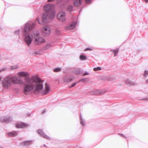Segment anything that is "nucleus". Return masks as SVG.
Instances as JSON below:
<instances>
[{
	"instance_id": "nucleus-40",
	"label": "nucleus",
	"mask_w": 148,
	"mask_h": 148,
	"mask_svg": "<svg viewBox=\"0 0 148 148\" xmlns=\"http://www.w3.org/2000/svg\"><path fill=\"white\" fill-rule=\"evenodd\" d=\"M46 112V111L44 110L42 112V114H44Z\"/></svg>"
},
{
	"instance_id": "nucleus-35",
	"label": "nucleus",
	"mask_w": 148,
	"mask_h": 148,
	"mask_svg": "<svg viewBox=\"0 0 148 148\" xmlns=\"http://www.w3.org/2000/svg\"><path fill=\"white\" fill-rule=\"evenodd\" d=\"M20 30L19 29H18L15 32H14V33L15 34H18V35H19V34H20Z\"/></svg>"
},
{
	"instance_id": "nucleus-4",
	"label": "nucleus",
	"mask_w": 148,
	"mask_h": 148,
	"mask_svg": "<svg viewBox=\"0 0 148 148\" xmlns=\"http://www.w3.org/2000/svg\"><path fill=\"white\" fill-rule=\"evenodd\" d=\"M22 85L24 84L21 79H19L16 75L8 76L4 78L2 82L3 86L5 88H8L12 84Z\"/></svg>"
},
{
	"instance_id": "nucleus-15",
	"label": "nucleus",
	"mask_w": 148,
	"mask_h": 148,
	"mask_svg": "<svg viewBox=\"0 0 148 148\" xmlns=\"http://www.w3.org/2000/svg\"><path fill=\"white\" fill-rule=\"evenodd\" d=\"M42 29L45 34L46 36H48L51 33V29L49 27H43L42 28Z\"/></svg>"
},
{
	"instance_id": "nucleus-2",
	"label": "nucleus",
	"mask_w": 148,
	"mask_h": 148,
	"mask_svg": "<svg viewBox=\"0 0 148 148\" xmlns=\"http://www.w3.org/2000/svg\"><path fill=\"white\" fill-rule=\"evenodd\" d=\"M36 24L35 22H28L25 24L22 29V38L28 47H29L32 41V39L30 35V32L34 29Z\"/></svg>"
},
{
	"instance_id": "nucleus-24",
	"label": "nucleus",
	"mask_w": 148,
	"mask_h": 148,
	"mask_svg": "<svg viewBox=\"0 0 148 148\" xmlns=\"http://www.w3.org/2000/svg\"><path fill=\"white\" fill-rule=\"evenodd\" d=\"M51 47H52V45L51 44L48 43L47 44L46 46L44 47V49H49Z\"/></svg>"
},
{
	"instance_id": "nucleus-14",
	"label": "nucleus",
	"mask_w": 148,
	"mask_h": 148,
	"mask_svg": "<svg viewBox=\"0 0 148 148\" xmlns=\"http://www.w3.org/2000/svg\"><path fill=\"white\" fill-rule=\"evenodd\" d=\"M76 24L77 22L76 21H74L69 25L67 26L66 27V29L68 30L73 29L75 28Z\"/></svg>"
},
{
	"instance_id": "nucleus-44",
	"label": "nucleus",
	"mask_w": 148,
	"mask_h": 148,
	"mask_svg": "<svg viewBox=\"0 0 148 148\" xmlns=\"http://www.w3.org/2000/svg\"><path fill=\"white\" fill-rule=\"evenodd\" d=\"M1 77H0V80H1Z\"/></svg>"
},
{
	"instance_id": "nucleus-29",
	"label": "nucleus",
	"mask_w": 148,
	"mask_h": 148,
	"mask_svg": "<svg viewBox=\"0 0 148 148\" xmlns=\"http://www.w3.org/2000/svg\"><path fill=\"white\" fill-rule=\"evenodd\" d=\"M148 75V71L145 70L144 72L143 76L144 77H146Z\"/></svg>"
},
{
	"instance_id": "nucleus-16",
	"label": "nucleus",
	"mask_w": 148,
	"mask_h": 148,
	"mask_svg": "<svg viewBox=\"0 0 148 148\" xmlns=\"http://www.w3.org/2000/svg\"><path fill=\"white\" fill-rule=\"evenodd\" d=\"M18 132L17 131H13L8 133V135L10 137H15L18 135Z\"/></svg>"
},
{
	"instance_id": "nucleus-43",
	"label": "nucleus",
	"mask_w": 148,
	"mask_h": 148,
	"mask_svg": "<svg viewBox=\"0 0 148 148\" xmlns=\"http://www.w3.org/2000/svg\"><path fill=\"white\" fill-rule=\"evenodd\" d=\"M44 145L45 146V147H46V145L45 144Z\"/></svg>"
},
{
	"instance_id": "nucleus-42",
	"label": "nucleus",
	"mask_w": 148,
	"mask_h": 148,
	"mask_svg": "<svg viewBox=\"0 0 148 148\" xmlns=\"http://www.w3.org/2000/svg\"><path fill=\"white\" fill-rule=\"evenodd\" d=\"M34 53H35L36 54L37 53L36 52H34Z\"/></svg>"
},
{
	"instance_id": "nucleus-25",
	"label": "nucleus",
	"mask_w": 148,
	"mask_h": 148,
	"mask_svg": "<svg viewBox=\"0 0 148 148\" xmlns=\"http://www.w3.org/2000/svg\"><path fill=\"white\" fill-rule=\"evenodd\" d=\"M74 72L77 74H79L81 73V71L79 69H76L75 70Z\"/></svg>"
},
{
	"instance_id": "nucleus-18",
	"label": "nucleus",
	"mask_w": 148,
	"mask_h": 148,
	"mask_svg": "<svg viewBox=\"0 0 148 148\" xmlns=\"http://www.w3.org/2000/svg\"><path fill=\"white\" fill-rule=\"evenodd\" d=\"M32 143V141L31 140L26 141L23 142L22 145L25 146H27L31 145Z\"/></svg>"
},
{
	"instance_id": "nucleus-8",
	"label": "nucleus",
	"mask_w": 148,
	"mask_h": 148,
	"mask_svg": "<svg viewBox=\"0 0 148 148\" xmlns=\"http://www.w3.org/2000/svg\"><path fill=\"white\" fill-rule=\"evenodd\" d=\"M37 132L40 136L47 139H51L50 137L45 134L42 130L41 129L38 130H37Z\"/></svg>"
},
{
	"instance_id": "nucleus-27",
	"label": "nucleus",
	"mask_w": 148,
	"mask_h": 148,
	"mask_svg": "<svg viewBox=\"0 0 148 148\" xmlns=\"http://www.w3.org/2000/svg\"><path fill=\"white\" fill-rule=\"evenodd\" d=\"M93 50V48L92 47H88V48H86L84 49V50L85 51H92Z\"/></svg>"
},
{
	"instance_id": "nucleus-10",
	"label": "nucleus",
	"mask_w": 148,
	"mask_h": 148,
	"mask_svg": "<svg viewBox=\"0 0 148 148\" xmlns=\"http://www.w3.org/2000/svg\"><path fill=\"white\" fill-rule=\"evenodd\" d=\"M15 126L17 128H25L29 126V125L24 123H17L15 124Z\"/></svg>"
},
{
	"instance_id": "nucleus-31",
	"label": "nucleus",
	"mask_w": 148,
	"mask_h": 148,
	"mask_svg": "<svg viewBox=\"0 0 148 148\" xmlns=\"http://www.w3.org/2000/svg\"><path fill=\"white\" fill-rule=\"evenodd\" d=\"M101 69V68L100 67H98L96 68H94L93 69V70L95 71H97L98 70H100Z\"/></svg>"
},
{
	"instance_id": "nucleus-12",
	"label": "nucleus",
	"mask_w": 148,
	"mask_h": 148,
	"mask_svg": "<svg viewBox=\"0 0 148 148\" xmlns=\"http://www.w3.org/2000/svg\"><path fill=\"white\" fill-rule=\"evenodd\" d=\"M12 120V118L10 116H5L1 117L0 119V121L2 122H9L11 121Z\"/></svg>"
},
{
	"instance_id": "nucleus-37",
	"label": "nucleus",
	"mask_w": 148,
	"mask_h": 148,
	"mask_svg": "<svg viewBox=\"0 0 148 148\" xmlns=\"http://www.w3.org/2000/svg\"><path fill=\"white\" fill-rule=\"evenodd\" d=\"M118 134L119 135H120L121 136H122L123 137H125V138H126V137L123 134H120V133H118Z\"/></svg>"
},
{
	"instance_id": "nucleus-22",
	"label": "nucleus",
	"mask_w": 148,
	"mask_h": 148,
	"mask_svg": "<svg viewBox=\"0 0 148 148\" xmlns=\"http://www.w3.org/2000/svg\"><path fill=\"white\" fill-rule=\"evenodd\" d=\"M73 6L72 5H69L67 8V10L69 12H71L73 10Z\"/></svg>"
},
{
	"instance_id": "nucleus-21",
	"label": "nucleus",
	"mask_w": 148,
	"mask_h": 148,
	"mask_svg": "<svg viewBox=\"0 0 148 148\" xmlns=\"http://www.w3.org/2000/svg\"><path fill=\"white\" fill-rule=\"evenodd\" d=\"M80 123L82 126L85 125V121L84 119H82V115L80 114Z\"/></svg>"
},
{
	"instance_id": "nucleus-9",
	"label": "nucleus",
	"mask_w": 148,
	"mask_h": 148,
	"mask_svg": "<svg viewBox=\"0 0 148 148\" xmlns=\"http://www.w3.org/2000/svg\"><path fill=\"white\" fill-rule=\"evenodd\" d=\"M37 132L40 136L47 139H51L50 137L45 134L42 130L41 129L38 130H37Z\"/></svg>"
},
{
	"instance_id": "nucleus-11",
	"label": "nucleus",
	"mask_w": 148,
	"mask_h": 148,
	"mask_svg": "<svg viewBox=\"0 0 148 148\" xmlns=\"http://www.w3.org/2000/svg\"><path fill=\"white\" fill-rule=\"evenodd\" d=\"M14 75H16V77L18 76L19 77H25L29 76V75L28 73L25 71H21L18 72L16 74Z\"/></svg>"
},
{
	"instance_id": "nucleus-33",
	"label": "nucleus",
	"mask_w": 148,
	"mask_h": 148,
	"mask_svg": "<svg viewBox=\"0 0 148 148\" xmlns=\"http://www.w3.org/2000/svg\"><path fill=\"white\" fill-rule=\"evenodd\" d=\"M8 70V69L7 67H4V68H3L1 69L0 70V73L2 71H3L5 70Z\"/></svg>"
},
{
	"instance_id": "nucleus-30",
	"label": "nucleus",
	"mask_w": 148,
	"mask_h": 148,
	"mask_svg": "<svg viewBox=\"0 0 148 148\" xmlns=\"http://www.w3.org/2000/svg\"><path fill=\"white\" fill-rule=\"evenodd\" d=\"M10 68L11 70L14 69H17L18 68V66L17 65L11 66Z\"/></svg>"
},
{
	"instance_id": "nucleus-7",
	"label": "nucleus",
	"mask_w": 148,
	"mask_h": 148,
	"mask_svg": "<svg viewBox=\"0 0 148 148\" xmlns=\"http://www.w3.org/2000/svg\"><path fill=\"white\" fill-rule=\"evenodd\" d=\"M45 40L41 37H38L35 38L34 44L36 45H38L45 42Z\"/></svg>"
},
{
	"instance_id": "nucleus-45",
	"label": "nucleus",
	"mask_w": 148,
	"mask_h": 148,
	"mask_svg": "<svg viewBox=\"0 0 148 148\" xmlns=\"http://www.w3.org/2000/svg\"><path fill=\"white\" fill-rule=\"evenodd\" d=\"M81 10H82V9H81V10H80L79 12H80L81 11Z\"/></svg>"
},
{
	"instance_id": "nucleus-26",
	"label": "nucleus",
	"mask_w": 148,
	"mask_h": 148,
	"mask_svg": "<svg viewBox=\"0 0 148 148\" xmlns=\"http://www.w3.org/2000/svg\"><path fill=\"white\" fill-rule=\"evenodd\" d=\"M61 70V68H57L54 69L53 71L54 72H58L60 71Z\"/></svg>"
},
{
	"instance_id": "nucleus-39",
	"label": "nucleus",
	"mask_w": 148,
	"mask_h": 148,
	"mask_svg": "<svg viewBox=\"0 0 148 148\" xmlns=\"http://www.w3.org/2000/svg\"><path fill=\"white\" fill-rule=\"evenodd\" d=\"M88 74H89L87 72H86V73H85L83 74V75L84 76V75H88Z\"/></svg>"
},
{
	"instance_id": "nucleus-20",
	"label": "nucleus",
	"mask_w": 148,
	"mask_h": 148,
	"mask_svg": "<svg viewBox=\"0 0 148 148\" xmlns=\"http://www.w3.org/2000/svg\"><path fill=\"white\" fill-rule=\"evenodd\" d=\"M125 82L127 84H129L130 86H132L135 85V84L134 82H131L128 79H127L125 81Z\"/></svg>"
},
{
	"instance_id": "nucleus-36",
	"label": "nucleus",
	"mask_w": 148,
	"mask_h": 148,
	"mask_svg": "<svg viewBox=\"0 0 148 148\" xmlns=\"http://www.w3.org/2000/svg\"><path fill=\"white\" fill-rule=\"evenodd\" d=\"M56 33L57 35H60V30L56 29Z\"/></svg>"
},
{
	"instance_id": "nucleus-41",
	"label": "nucleus",
	"mask_w": 148,
	"mask_h": 148,
	"mask_svg": "<svg viewBox=\"0 0 148 148\" xmlns=\"http://www.w3.org/2000/svg\"><path fill=\"white\" fill-rule=\"evenodd\" d=\"M146 82L147 83H148V79L146 80Z\"/></svg>"
},
{
	"instance_id": "nucleus-17",
	"label": "nucleus",
	"mask_w": 148,
	"mask_h": 148,
	"mask_svg": "<svg viewBox=\"0 0 148 148\" xmlns=\"http://www.w3.org/2000/svg\"><path fill=\"white\" fill-rule=\"evenodd\" d=\"M39 34V32L38 31H34L32 32L31 34V35L32 38H35L38 37Z\"/></svg>"
},
{
	"instance_id": "nucleus-32",
	"label": "nucleus",
	"mask_w": 148,
	"mask_h": 148,
	"mask_svg": "<svg viewBox=\"0 0 148 148\" xmlns=\"http://www.w3.org/2000/svg\"><path fill=\"white\" fill-rule=\"evenodd\" d=\"M119 51L118 49H116L115 50H114V56H116L117 55V53Z\"/></svg>"
},
{
	"instance_id": "nucleus-19",
	"label": "nucleus",
	"mask_w": 148,
	"mask_h": 148,
	"mask_svg": "<svg viewBox=\"0 0 148 148\" xmlns=\"http://www.w3.org/2000/svg\"><path fill=\"white\" fill-rule=\"evenodd\" d=\"M64 80L65 82H68L71 81L73 78L68 76H65L64 78Z\"/></svg>"
},
{
	"instance_id": "nucleus-5",
	"label": "nucleus",
	"mask_w": 148,
	"mask_h": 148,
	"mask_svg": "<svg viewBox=\"0 0 148 148\" xmlns=\"http://www.w3.org/2000/svg\"><path fill=\"white\" fill-rule=\"evenodd\" d=\"M84 0H75L74 5L75 7H78L81 5L83 3ZM85 2L87 4L91 3L92 0H85Z\"/></svg>"
},
{
	"instance_id": "nucleus-13",
	"label": "nucleus",
	"mask_w": 148,
	"mask_h": 148,
	"mask_svg": "<svg viewBox=\"0 0 148 148\" xmlns=\"http://www.w3.org/2000/svg\"><path fill=\"white\" fill-rule=\"evenodd\" d=\"M50 90V88L49 85L46 83L45 84V89L42 90V95H45L48 94Z\"/></svg>"
},
{
	"instance_id": "nucleus-46",
	"label": "nucleus",
	"mask_w": 148,
	"mask_h": 148,
	"mask_svg": "<svg viewBox=\"0 0 148 148\" xmlns=\"http://www.w3.org/2000/svg\"><path fill=\"white\" fill-rule=\"evenodd\" d=\"M147 100H148V98H147Z\"/></svg>"
},
{
	"instance_id": "nucleus-3",
	"label": "nucleus",
	"mask_w": 148,
	"mask_h": 148,
	"mask_svg": "<svg viewBox=\"0 0 148 148\" xmlns=\"http://www.w3.org/2000/svg\"><path fill=\"white\" fill-rule=\"evenodd\" d=\"M54 8V5H53L49 3L44 7V9L46 12L43 14L42 16V22L41 23L40 22L38 18L36 19V20L39 24H45L47 21V18L49 19H52L55 17V11L53 10Z\"/></svg>"
},
{
	"instance_id": "nucleus-23",
	"label": "nucleus",
	"mask_w": 148,
	"mask_h": 148,
	"mask_svg": "<svg viewBox=\"0 0 148 148\" xmlns=\"http://www.w3.org/2000/svg\"><path fill=\"white\" fill-rule=\"evenodd\" d=\"M88 79L85 78L83 79H82L79 81V82H82L83 83H86L88 82Z\"/></svg>"
},
{
	"instance_id": "nucleus-34",
	"label": "nucleus",
	"mask_w": 148,
	"mask_h": 148,
	"mask_svg": "<svg viewBox=\"0 0 148 148\" xmlns=\"http://www.w3.org/2000/svg\"><path fill=\"white\" fill-rule=\"evenodd\" d=\"M79 82V81L77 82H75L74 83H73V84H72L70 86V88H71V87H74V86H75Z\"/></svg>"
},
{
	"instance_id": "nucleus-6",
	"label": "nucleus",
	"mask_w": 148,
	"mask_h": 148,
	"mask_svg": "<svg viewBox=\"0 0 148 148\" xmlns=\"http://www.w3.org/2000/svg\"><path fill=\"white\" fill-rule=\"evenodd\" d=\"M66 13L65 12H61L58 14L57 18L58 20L62 22H63L66 20Z\"/></svg>"
},
{
	"instance_id": "nucleus-1",
	"label": "nucleus",
	"mask_w": 148,
	"mask_h": 148,
	"mask_svg": "<svg viewBox=\"0 0 148 148\" xmlns=\"http://www.w3.org/2000/svg\"><path fill=\"white\" fill-rule=\"evenodd\" d=\"M25 80L27 83L24 84L23 86V92L25 94L33 91L34 93L37 94L42 90L43 81L39 78L36 77L35 79L33 80L28 77L26 78Z\"/></svg>"
},
{
	"instance_id": "nucleus-38",
	"label": "nucleus",
	"mask_w": 148,
	"mask_h": 148,
	"mask_svg": "<svg viewBox=\"0 0 148 148\" xmlns=\"http://www.w3.org/2000/svg\"><path fill=\"white\" fill-rule=\"evenodd\" d=\"M94 94L96 95H99V94H102L101 92H99V93L95 92V93H94Z\"/></svg>"
},
{
	"instance_id": "nucleus-28",
	"label": "nucleus",
	"mask_w": 148,
	"mask_h": 148,
	"mask_svg": "<svg viewBox=\"0 0 148 148\" xmlns=\"http://www.w3.org/2000/svg\"><path fill=\"white\" fill-rule=\"evenodd\" d=\"M86 57L83 55H81L80 56V58L82 60H84L86 59Z\"/></svg>"
}]
</instances>
